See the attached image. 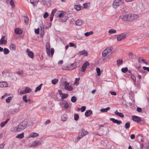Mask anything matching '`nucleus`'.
Masks as SVG:
<instances>
[{
    "instance_id": "nucleus-23",
    "label": "nucleus",
    "mask_w": 149,
    "mask_h": 149,
    "mask_svg": "<svg viewBox=\"0 0 149 149\" xmlns=\"http://www.w3.org/2000/svg\"><path fill=\"white\" fill-rule=\"evenodd\" d=\"M15 31L16 34H22V31L20 29L16 28L15 29Z\"/></svg>"
},
{
    "instance_id": "nucleus-32",
    "label": "nucleus",
    "mask_w": 149,
    "mask_h": 149,
    "mask_svg": "<svg viewBox=\"0 0 149 149\" xmlns=\"http://www.w3.org/2000/svg\"><path fill=\"white\" fill-rule=\"evenodd\" d=\"M123 64V60H118L117 61V64L118 66H119Z\"/></svg>"
},
{
    "instance_id": "nucleus-36",
    "label": "nucleus",
    "mask_w": 149,
    "mask_h": 149,
    "mask_svg": "<svg viewBox=\"0 0 149 149\" xmlns=\"http://www.w3.org/2000/svg\"><path fill=\"white\" fill-rule=\"evenodd\" d=\"M24 90L26 93L30 92L32 91L31 88L27 87Z\"/></svg>"
},
{
    "instance_id": "nucleus-41",
    "label": "nucleus",
    "mask_w": 149,
    "mask_h": 149,
    "mask_svg": "<svg viewBox=\"0 0 149 149\" xmlns=\"http://www.w3.org/2000/svg\"><path fill=\"white\" fill-rule=\"evenodd\" d=\"M77 98L75 96H72L71 98V101L72 102H75L76 101Z\"/></svg>"
},
{
    "instance_id": "nucleus-14",
    "label": "nucleus",
    "mask_w": 149,
    "mask_h": 149,
    "mask_svg": "<svg viewBox=\"0 0 149 149\" xmlns=\"http://www.w3.org/2000/svg\"><path fill=\"white\" fill-rule=\"evenodd\" d=\"M132 119L133 120L136 121L137 123H139L141 121V119L138 116H132Z\"/></svg>"
},
{
    "instance_id": "nucleus-26",
    "label": "nucleus",
    "mask_w": 149,
    "mask_h": 149,
    "mask_svg": "<svg viewBox=\"0 0 149 149\" xmlns=\"http://www.w3.org/2000/svg\"><path fill=\"white\" fill-rule=\"evenodd\" d=\"M38 1V0H30V3L32 4L34 6L37 4Z\"/></svg>"
},
{
    "instance_id": "nucleus-29",
    "label": "nucleus",
    "mask_w": 149,
    "mask_h": 149,
    "mask_svg": "<svg viewBox=\"0 0 149 149\" xmlns=\"http://www.w3.org/2000/svg\"><path fill=\"white\" fill-rule=\"evenodd\" d=\"M19 111V108L18 107L16 109H13L11 111V113L12 114H14L18 112Z\"/></svg>"
},
{
    "instance_id": "nucleus-51",
    "label": "nucleus",
    "mask_w": 149,
    "mask_h": 149,
    "mask_svg": "<svg viewBox=\"0 0 149 149\" xmlns=\"http://www.w3.org/2000/svg\"><path fill=\"white\" fill-rule=\"evenodd\" d=\"M86 107L85 106H83L82 107L80 108V110L82 112H84L86 110Z\"/></svg>"
},
{
    "instance_id": "nucleus-18",
    "label": "nucleus",
    "mask_w": 149,
    "mask_h": 149,
    "mask_svg": "<svg viewBox=\"0 0 149 149\" xmlns=\"http://www.w3.org/2000/svg\"><path fill=\"white\" fill-rule=\"evenodd\" d=\"M8 86V84L6 82H0V87H7Z\"/></svg>"
},
{
    "instance_id": "nucleus-47",
    "label": "nucleus",
    "mask_w": 149,
    "mask_h": 149,
    "mask_svg": "<svg viewBox=\"0 0 149 149\" xmlns=\"http://www.w3.org/2000/svg\"><path fill=\"white\" fill-rule=\"evenodd\" d=\"M10 3L11 4L12 8L15 7V4L13 0H10Z\"/></svg>"
},
{
    "instance_id": "nucleus-59",
    "label": "nucleus",
    "mask_w": 149,
    "mask_h": 149,
    "mask_svg": "<svg viewBox=\"0 0 149 149\" xmlns=\"http://www.w3.org/2000/svg\"><path fill=\"white\" fill-rule=\"evenodd\" d=\"M5 144L4 143H2L0 144V149H2L4 147Z\"/></svg>"
},
{
    "instance_id": "nucleus-2",
    "label": "nucleus",
    "mask_w": 149,
    "mask_h": 149,
    "mask_svg": "<svg viewBox=\"0 0 149 149\" xmlns=\"http://www.w3.org/2000/svg\"><path fill=\"white\" fill-rule=\"evenodd\" d=\"M138 17L137 15L129 14L124 15H120L119 18L125 21L130 22L136 19Z\"/></svg>"
},
{
    "instance_id": "nucleus-27",
    "label": "nucleus",
    "mask_w": 149,
    "mask_h": 149,
    "mask_svg": "<svg viewBox=\"0 0 149 149\" xmlns=\"http://www.w3.org/2000/svg\"><path fill=\"white\" fill-rule=\"evenodd\" d=\"M24 133L22 132L20 134H18L17 136H16V138H18L20 139H22L24 137Z\"/></svg>"
},
{
    "instance_id": "nucleus-61",
    "label": "nucleus",
    "mask_w": 149,
    "mask_h": 149,
    "mask_svg": "<svg viewBox=\"0 0 149 149\" xmlns=\"http://www.w3.org/2000/svg\"><path fill=\"white\" fill-rule=\"evenodd\" d=\"M56 9H54L53 10H52V13L51 14H52L53 15H54V14L55 13L56 11Z\"/></svg>"
},
{
    "instance_id": "nucleus-33",
    "label": "nucleus",
    "mask_w": 149,
    "mask_h": 149,
    "mask_svg": "<svg viewBox=\"0 0 149 149\" xmlns=\"http://www.w3.org/2000/svg\"><path fill=\"white\" fill-rule=\"evenodd\" d=\"M12 97L10 96L8 97L6 99V101L7 103H9L10 102V101L12 100Z\"/></svg>"
},
{
    "instance_id": "nucleus-45",
    "label": "nucleus",
    "mask_w": 149,
    "mask_h": 149,
    "mask_svg": "<svg viewBox=\"0 0 149 149\" xmlns=\"http://www.w3.org/2000/svg\"><path fill=\"white\" fill-rule=\"evenodd\" d=\"M121 70L123 73H125L128 70V68L127 67L123 68L121 69Z\"/></svg>"
},
{
    "instance_id": "nucleus-54",
    "label": "nucleus",
    "mask_w": 149,
    "mask_h": 149,
    "mask_svg": "<svg viewBox=\"0 0 149 149\" xmlns=\"http://www.w3.org/2000/svg\"><path fill=\"white\" fill-rule=\"evenodd\" d=\"M131 79L134 81H136V78L135 77L134 75H132L131 76Z\"/></svg>"
},
{
    "instance_id": "nucleus-9",
    "label": "nucleus",
    "mask_w": 149,
    "mask_h": 149,
    "mask_svg": "<svg viewBox=\"0 0 149 149\" xmlns=\"http://www.w3.org/2000/svg\"><path fill=\"white\" fill-rule=\"evenodd\" d=\"M74 65L73 63H72L70 67H69L67 66H65V65H63L62 67V69L63 70H71L73 69H74L75 68L76 66H74L73 67V65Z\"/></svg>"
},
{
    "instance_id": "nucleus-55",
    "label": "nucleus",
    "mask_w": 149,
    "mask_h": 149,
    "mask_svg": "<svg viewBox=\"0 0 149 149\" xmlns=\"http://www.w3.org/2000/svg\"><path fill=\"white\" fill-rule=\"evenodd\" d=\"M143 68L145 70H146L148 72H149V67H147L145 66H143Z\"/></svg>"
},
{
    "instance_id": "nucleus-40",
    "label": "nucleus",
    "mask_w": 149,
    "mask_h": 149,
    "mask_svg": "<svg viewBox=\"0 0 149 149\" xmlns=\"http://www.w3.org/2000/svg\"><path fill=\"white\" fill-rule=\"evenodd\" d=\"M58 80L56 79H54L52 81V83L53 84H56L58 82Z\"/></svg>"
},
{
    "instance_id": "nucleus-35",
    "label": "nucleus",
    "mask_w": 149,
    "mask_h": 149,
    "mask_svg": "<svg viewBox=\"0 0 149 149\" xmlns=\"http://www.w3.org/2000/svg\"><path fill=\"white\" fill-rule=\"evenodd\" d=\"M116 30L114 29H111L109 30L108 32L110 34H112L113 33H115L116 32Z\"/></svg>"
},
{
    "instance_id": "nucleus-7",
    "label": "nucleus",
    "mask_w": 149,
    "mask_h": 149,
    "mask_svg": "<svg viewBox=\"0 0 149 149\" xmlns=\"http://www.w3.org/2000/svg\"><path fill=\"white\" fill-rule=\"evenodd\" d=\"M59 104L62 108L65 109H67L69 107L68 102L65 101L63 100L60 102L59 103Z\"/></svg>"
},
{
    "instance_id": "nucleus-22",
    "label": "nucleus",
    "mask_w": 149,
    "mask_h": 149,
    "mask_svg": "<svg viewBox=\"0 0 149 149\" xmlns=\"http://www.w3.org/2000/svg\"><path fill=\"white\" fill-rule=\"evenodd\" d=\"M92 113V111L91 110H89L86 111L85 113V115L86 116L88 117L90 116Z\"/></svg>"
},
{
    "instance_id": "nucleus-3",
    "label": "nucleus",
    "mask_w": 149,
    "mask_h": 149,
    "mask_svg": "<svg viewBox=\"0 0 149 149\" xmlns=\"http://www.w3.org/2000/svg\"><path fill=\"white\" fill-rule=\"evenodd\" d=\"M113 49V48L111 47L106 48L102 52V56L105 57L108 53L110 52Z\"/></svg>"
},
{
    "instance_id": "nucleus-53",
    "label": "nucleus",
    "mask_w": 149,
    "mask_h": 149,
    "mask_svg": "<svg viewBox=\"0 0 149 149\" xmlns=\"http://www.w3.org/2000/svg\"><path fill=\"white\" fill-rule=\"evenodd\" d=\"M48 14L47 12H45L43 15V17L44 18H46L48 16Z\"/></svg>"
},
{
    "instance_id": "nucleus-50",
    "label": "nucleus",
    "mask_w": 149,
    "mask_h": 149,
    "mask_svg": "<svg viewBox=\"0 0 149 149\" xmlns=\"http://www.w3.org/2000/svg\"><path fill=\"white\" fill-rule=\"evenodd\" d=\"M145 60L141 58V57H139L138 59V62L140 63H142V62H144Z\"/></svg>"
},
{
    "instance_id": "nucleus-1",
    "label": "nucleus",
    "mask_w": 149,
    "mask_h": 149,
    "mask_svg": "<svg viewBox=\"0 0 149 149\" xmlns=\"http://www.w3.org/2000/svg\"><path fill=\"white\" fill-rule=\"evenodd\" d=\"M27 123L26 120H23L17 126L13 127L11 131L14 132H21L27 127Z\"/></svg>"
},
{
    "instance_id": "nucleus-62",
    "label": "nucleus",
    "mask_w": 149,
    "mask_h": 149,
    "mask_svg": "<svg viewBox=\"0 0 149 149\" xmlns=\"http://www.w3.org/2000/svg\"><path fill=\"white\" fill-rule=\"evenodd\" d=\"M137 111L139 112H140L142 111V109L140 107H138L137 108Z\"/></svg>"
},
{
    "instance_id": "nucleus-5",
    "label": "nucleus",
    "mask_w": 149,
    "mask_h": 149,
    "mask_svg": "<svg viewBox=\"0 0 149 149\" xmlns=\"http://www.w3.org/2000/svg\"><path fill=\"white\" fill-rule=\"evenodd\" d=\"M63 84L64 85L65 88L67 90L71 91L73 89V88L71 86L69 85V83L66 81L63 82Z\"/></svg>"
},
{
    "instance_id": "nucleus-20",
    "label": "nucleus",
    "mask_w": 149,
    "mask_h": 149,
    "mask_svg": "<svg viewBox=\"0 0 149 149\" xmlns=\"http://www.w3.org/2000/svg\"><path fill=\"white\" fill-rule=\"evenodd\" d=\"M10 118H8L5 121L2 122L0 124V126L1 127H3L9 120Z\"/></svg>"
},
{
    "instance_id": "nucleus-49",
    "label": "nucleus",
    "mask_w": 149,
    "mask_h": 149,
    "mask_svg": "<svg viewBox=\"0 0 149 149\" xmlns=\"http://www.w3.org/2000/svg\"><path fill=\"white\" fill-rule=\"evenodd\" d=\"M67 19L65 16L62 17L61 18V21L63 22H65L66 21Z\"/></svg>"
},
{
    "instance_id": "nucleus-24",
    "label": "nucleus",
    "mask_w": 149,
    "mask_h": 149,
    "mask_svg": "<svg viewBox=\"0 0 149 149\" xmlns=\"http://www.w3.org/2000/svg\"><path fill=\"white\" fill-rule=\"evenodd\" d=\"M79 53L80 55H84L85 56H87L88 54L87 52L85 50L80 51Z\"/></svg>"
},
{
    "instance_id": "nucleus-30",
    "label": "nucleus",
    "mask_w": 149,
    "mask_h": 149,
    "mask_svg": "<svg viewBox=\"0 0 149 149\" xmlns=\"http://www.w3.org/2000/svg\"><path fill=\"white\" fill-rule=\"evenodd\" d=\"M110 108L109 107H107L106 108H103L100 109V111L101 112H107L109 110Z\"/></svg>"
},
{
    "instance_id": "nucleus-64",
    "label": "nucleus",
    "mask_w": 149,
    "mask_h": 149,
    "mask_svg": "<svg viewBox=\"0 0 149 149\" xmlns=\"http://www.w3.org/2000/svg\"><path fill=\"white\" fill-rule=\"evenodd\" d=\"M51 122L50 120H47L45 122L46 125H47L50 123Z\"/></svg>"
},
{
    "instance_id": "nucleus-34",
    "label": "nucleus",
    "mask_w": 149,
    "mask_h": 149,
    "mask_svg": "<svg viewBox=\"0 0 149 149\" xmlns=\"http://www.w3.org/2000/svg\"><path fill=\"white\" fill-rule=\"evenodd\" d=\"M81 6L80 5H75L74 6V8L77 10H79L81 9Z\"/></svg>"
},
{
    "instance_id": "nucleus-48",
    "label": "nucleus",
    "mask_w": 149,
    "mask_h": 149,
    "mask_svg": "<svg viewBox=\"0 0 149 149\" xmlns=\"http://www.w3.org/2000/svg\"><path fill=\"white\" fill-rule=\"evenodd\" d=\"M24 19L25 23L26 24H27L29 22V19L28 17H24Z\"/></svg>"
},
{
    "instance_id": "nucleus-37",
    "label": "nucleus",
    "mask_w": 149,
    "mask_h": 149,
    "mask_svg": "<svg viewBox=\"0 0 149 149\" xmlns=\"http://www.w3.org/2000/svg\"><path fill=\"white\" fill-rule=\"evenodd\" d=\"M61 96L62 99H65L68 96V95L67 94L63 93Z\"/></svg>"
},
{
    "instance_id": "nucleus-38",
    "label": "nucleus",
    "mask_w": 149,
    "mask_h": 149,
    "mask_svg": "<svg viewBox=\"0 0 149 149\" xmlns=\"http://www.w3.org/2000/svg\"><path fill=\"white\" fill-rule=\"evenodd\" d=\"M42 85V84H41L36 88L35 90V92H36L38 91H39L41 89Z\"/></svg>"
},
{
    "instance_id": "nucleus-63",
    "label": "nucleus",
    "mask_w": 149,
    "mask_h": 149,
    "mask_svg": "<svg viewBox=\"0 0 149 149\" xmlns=\"http://www.w3.org/2000/svg\"><path fill=\"white\" fill-rule=\"evenodd\" d=\"M110 93L112 95H116V93L115 92H110Z\"/></svg>"
},
{
    "instance_id": "nucleus-42",
    "label": "nucleus",
    "mask_w": 149,
    "mask_h": 149,
    "mask_svg": "<svg viewBox=\"0 0 149 149\" xmlns=\"http://www.w3.org/2000/svg\"><path fill=\"white\" fill-rule=\"evenodd\" d=\"M130 126V123L129 122L126 123L125 125V127L126 129H128L129 128Z\"/></svg>"
},
{
    "instance_id": "nucleus-56",
    "label": "nucleus",
    "mask_w": 149,
    "mask_h": 149,
    "mask_svg": "<svg viewBox=\"0 0 149 149\" xmlns=\"http://www.w3.org/2000/svg\"><path fill=\"white\" fill-rule=\"evenodd\" d=\"M50 53L52 55V57L54 53V49L53 48H52L51 49Z\"/></svg>"
},
{
    "instance_id": "nucleus-25",
    "label": "nucleus",
    "mask_w": 149,
    "mask_h": 149,
    "mask_svg": "<svg viewBox=\"0 0 149 149\" xmlns=\"http://www.w3.org/2000/svg\"><path fill=\"white\" fill-rule=\"evenodd\" d=\"M114 113L116 115L119 116V117L122 118L124 117V115L123 113H121L119 112L117 110H116L114 112Z\"/></svg>"
},
{
    "instance_id": "nucleus-44",
    "label": "nucleus",
    "mask_w": 149,
    "mask_h": 149,
    "mask_svg": "<svg viewBox=\"0 0 149 149\" xmlns=\"http://www.w3.org/2000/svg\"><path fill=\"white\" fill-rule=\"evenodd\" d=\"M23 100L25 102H28V100L27 98V95H25L23 97Z\"/></svg>"
},
{
    "instance_id": "nucleus-52",
    "label": "nucleus",
    "mask_w": 149,
    "mask_h": 149,
    "mask_svg": "<svg viewBox=\"0 0 149 149\" xmlns=\"http://www.w3.org/2000/svg\"><path fill=\"white\" fill-rule=\"evenodd\" d=\"M83 6H84V8H87L88 7V4L86 3H84Z\"/></svg>"
},
{
    "instance_id": "nucleus-43",
    "label": "nucleus",
    "mask_w": 149,
    "mask_h": 149,
    "mask_svg": "<svg viewBox=\"0 0 149 149\" xmlns=\"http://www.w3.org/2000/svg\"><path fill=\"white\" fill-rule=\"evenodd\" d=\"M97 75L99 76L100 75V69L98 68H97L96 69Z\"/></svg>"
},
{
    "instance_id": "nucleus-60",
    "label": "nucleus",
    "mask_w": 149,
    "mask_h": 149,
    "mask_svg": "<svg viewBox=\"0 0 149 149\" xmlns=\"http://www.w3.org/2000/svg\"><path fill=\"white\" fill-rule=\"evenodd\" d=\"M63 15H64L63 13L62 12V13H60L58 15V17H63L64 16H63Z\"/></svg>"
},
{
    "instance_id": "nucleus-58",
    "label": "nucleus",
    "mask_w": 149,
    "mask_h": 149,
    "mask_svg": "<svg viewBox=\"0 0 149 149\" xmlns=\"http://www.w3.org/2000/svg\"><path fill=\"white\" fill-rule=\"evenodd\" d=\"M54 16V15H53L52 14H51L50 18V21H52Z\"/></svg>"
},
{
    "instance_id": "nucleus-21",
    "label": "nucleus",
    "mask_w": 149,
    "mask_h": 149,
    "mask_svg": "<svg viewBox=\"0 0 149 149\" xmlns=\"http://www.w3.org/2000/svg\"><path fill=\"white\" fill-rule=\"evenodd\" d=\"M16 46L14 44H11L10 46V49L12 51H15L16 50Z\"/></svg>"
},
{
    "instance_id": "nucleus-13",
    "label": "nucleus",
    "mask_w": 149,
    "mask_h": 149,
    "mask_svg": "<svg viewBox=\"0 0 149 149\" xmlns=\"http://www.w3.org/2000/svg\"><path fill=\"white\" fill-rule=\"evenodd\" d=\"M110 120L112 121L113 123H116L118 125L120 124L121 123V121L115 119V118H110Z\"/></svg>"
},
{
    "instance_id": "nucleus-16",
    "label": "nucleus",
    "mask_w": 149,
    "mask_h": 149,
    "mask_svg": "<svg viewBox=\"0 0 149 149\" xmlns=\"http://www.w3.org/2000/svg\"><path fill=\"white\" fill-rule=\"evenodd\" d=\"M83 23V21L82 20L80 19H78L75 22V24L76 25L78 26H81L82 24Z\"/></svg>"
},
{
    "instance_id": "nucleus-28",
    "label": "nucleus",
    "mask_w": 149,
    "mask_h": 149,
    "mask_svg": "<svg viewBox=\"0 0 149 149\" xmlns=\"http://www.w3.org/2000/svg\"><path fill=\"white\" fill-rule=\"evenodd\" d=\"M67 115L66 114H63L61 118V120L64 122L66 121L67 119Z\"/></svg>"
},
{
    "instance_id": "nucleus-15",
    "label": "nucleus",
    "mask_w": 149,
    "mask_h": 149,
    "mask_svg": "<svg viewBox=\"0 0 149 149\" xmlns=\"http://www.w3.org/2000/svg\"><path fill=\"white\" fill-rule=\"evenodd\" d=\"M26 52L28 53V56L31 58H33L34 57V54L33 52L31 51L29 49H27L26 50Z\"/></svg>"
},
{
    "instance_id": "nucleus-10",
    "label": "nucleus",
    "mask_w": 149,
    "mask_h": 149,
    "mask_svg": "<svg viewBox=\"0 0 149 149\" xmlns=\"http://www.w3.org/2000/svg\"><path fill=\"white\" fill-rule=\"evenodd\" d=\"M42 141H33L31 145V147L39 146L42 144Z\"/></svg>"
},
{
    "instance_id": "nucleus-31",
    "label": "nucleus",
    "mask_w": 149,
    "mask_h": 149,
    "mask_svg": "<svg viewBox=\"0 0 149 149\" xmlns=\"http://www.w3.org/2000/svg\"><path fill=\"white\" fill-rule=\"evenodd\" d=\"M4 54H9L10 52L9 50L7 48H5L3 49Z\"/></svg>"
},
{
    "instance_id": "nucleus-12",
    "label": "nucleus",
    "mask_w": 149,
    "mask_h": 149,
    "mask_svg": "<svg viewBox=\"0 0 149 149\" xmlns=\"http://www.w3.org/2000/svg\"><path fill=\"white\" fill-rule=\"evenodd\" d=\"M89 65V63L87 61L84 64H83L82 66V68L81 69V71L82 72H84L85 71L87 66L88 65Z\"/></svg>"
},
{
    "instance_id": "nucleus-46",
    "label": "nucleus",
    "mask_w": 149,
    "mask_h": 149,
    "mask_svg": "<svg viewBox=\"0 0 149 149\" xmlns=\"http://www.w3.org/2000/svg\"><path fill=\"white\" fill-rule=\"evenodd\" d=\"M79 116L78 114H74V119L75 120H77L79 118Z\"/></svg>"
},
{
    "instance_id": "nucleus-57",
    "label": "nucleus",
    "mask_w": 149,
    "mask_h": 149,
    "mask_svg": "<svg viewBox=\"0 0 149 149\" xmlns=\"http://www.w3.org/2000/svg\"><path fill=\"white\" fill-rule=\"evenodd\" d=\"M39 28H38L37 29H35V32L36 33V34H38L39 33Z\"/></svg>"
},
{
    "instance_id": "nucleus-4",
    "label": "nucleus",
    "mask_w": 149,
    "mask_h": 149,
    "mask_svg": "<svg viewBox=\"0 0 149 149\" xmlns=\"http://www.w3.org/2000/svg\"><path fill=\"white\" fill-rule=\"evenodd\" d=\"M88 134V132L87 131H86L84 129H82L80 131L79 135L78 136L77 139H80L84 136L87 135Z\"/></svg>"
},
{
    "instance_id": "nucleus-11",
    "label": "nucleus",
    "mask_w": 149,
    "mask_h": 149,
    "mask_svg": "<svg viewBox=\"0 0 149 149\" xmlns=\"http://www.w3.org/2000/svg\"><path fill=\"white\" fill-rule=\"evenodd\" d=\"M46 52L49 56L50 57V45L49 42H47L46 44Z\"/></svg>"
},
{
    "instance_id": "nucleus-19",
    "label": "nucleus",
    "mask_w": 149,
    "mask_h": 149,
    "mask_svg": "<svg viewBox=\"0 0 149 149\" xmlns=\"http://www.w3.org/2000/svg\"><path fill=\"white\" fill-rule=\"evenodd\" d=\"M38 136L39 134L38 133L35 132H32L29 134V137L34 138L37 137Z\"/></svg>"
},
{
    "instance_id": "nucleus-39",
    "label": "nucleus",
    "mask_w": 149,
    "mask_h": 149,
    "mask_svg": "<svg viewBox=\"0 0 149 149\" xmlns=\"http://www.w3.org/2000/svg\"><path fill=\"white\" fill-rule=\"evenodd\" d=\"M93 33V32L92 31H91L89 32H87L84 35L86 37H88L90 35H92Z\"/></svg>"
},
{
    "instance_id": "nucleus-17",
    "label": "nucleus",
    "mask_w": 149,
    "mask_h": 149,
    "mask_svg": "<svg viewBox=\"0 0 149 149\" xmlns=\"http://www.w3.org/2000/svg\"><path fill=\"white\" fill-rule=\"evenodd\" d=\"M5 38V36H3L2 37L0 40V45H2L3 44H6L7 43V41L6 40H4Z\"/></svg>"
},
{
    "instance_id": "nucleus-6",
    "label": "nucleus",
    "mask_w": 149,
    "mask_h": 149,
    "mask_svg": "<svg viewBox=\"0 0 149 149\" xmlns=\"http://www.w3.org/2000/svg\"><path fill=\"white\" fill-rule=\"evenodd\" d=\"M122 3V2L121 0H115L113 2V8H116Z\"/></svg>"
},
{
    "instance_id": "nucleus-8",
    "label": "nucleus",
    "mask_w": 149,
    "mask_h": 149,
    "mask_svg": "<svg viewBox=\"0 0 149 149\" xmlns=\"http://www.w3.org/2000/svg\"><path fill=\"white\" fill-rule=\"evenodd\" d=\"M126 34L125 33H122L118 35L117 38V41H120L125 39L126 37Z\"/></svg>"
}]
</instances>
